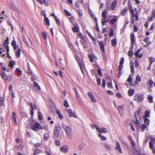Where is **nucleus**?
<instances>
[{"mask_svg": "<svg viewBox=\"0 0 155 155\" xmlns=\"http://www.w3.org/2000/svg\"><path fill=\"white\" fill-rule=\"evenodd\" d=\"M62 126L63 128L66 131L68 137L70 139L71 138L72 133L71 128L67 126L66 124L64 123L62 124Z\"/></svg>", "mask_w": 155, "mask_h": 155, "instance_id": "obj_1", "label": "nucleus"}, {"mask_svg": "<svg viewBox=\"0 0 155 155\" xmlns=\"http://www.w3.org/2000/svg\"><path fill=\"white\" fill-rule=\"evenodd\" d=\"M32 129L35 131H37L39 129H42L40 124L38 122H35L31 126Z\"/></svg>", "mask_w": 155, "mask_h": 155, "instance_id": "obj_2", "label": "nucleus"}, {"mask_svg": "<svg viewBox=\"0 0 155 155\" xmlns=\"http://www.w3.org/2000/svg\"><path fill=\"white\" fill-rule=\"evenodd\" d=\"M143 95L142 94H137L134 97V100L138 102L143 101Z\"/></svg>", "mask_w": 155, "mask_h": 155, "instance_id": "obj_3", "label": "nucleus"}, {"mask_svg": "<svg viewBox=\"0 0 155 155\" xmlns=\"http://www.w3.org/2000/svg\"><path fill=\"white\" fill-rule=\"evenodd\" d=\"M61 130V127L59 126H56L54 129V138H57L59 136L60 131Z\"/></svg>", "mask_w": 155, "mask_h": 155, "instance_id": "obj_4", "label": "nucleus"}, {"mask_svg": "<svg viewBox=\"0 0 155 155\" xmlns=\"http://www.w3.org/2000/svg\"><path fill=\"white\" fill-rule=\"evenodd\" d=\"M66 110L68 113L69 116L70 117H73L76 118H77V116L75 115V114L72 111L71 109H66Z\"/></svg>", "mask_w": 155, "mask_h": 155, "instance_id": "obj_5", "label": "nucleus"}, {"mask_svg": "<svg viewBox=\"0 0 155 155\" xmlns=\"http://www.w3.org/2000/svg\"><path fill=\"white\" fill-rule=\"evenodd\" d=\"M142 109L141 108L138 109L135 112V118H140L141 117L140 115V113L141 112Z\"/></svg>", "mask_w": 155, "mask_h": 155, "instance_id": "obj_6", "label": "nucleus"}, {"mask_svg": "<svg viewBox=\"0 0 155 155\" xmlns=\"http://www.w3.org/2000/svg\"><path fill=\"white\" fill-rule=\"evenodd\" d=\"M115 149L118 151L120 153H122V151L120 147V144L118 142L116 143Z\"/></svg>", "mask_w": 155, "mask_h": 155, "instance_id": "obj_7", "label": "nucleus"}, {"mask_svg": "<svg viewBox=\"0 0 155 155\" xmlns=\"http://www.w3.org/2000/svg\"><path fill=\"white\" fill-rule=\"evenodd\" d=\"M1 76L5 81H7L8 79V76L6 75L5 71L2 72V73L1 74Z\"/></svg>", "mask_w": 155, "mask_h": 155, "instance_id": "obj_8", "label": "nucleus"}, {"mask_svg": "<svg viewBox=\"0 0 155 155\" xmlns=\"http://www.w3.org/2000/svg\"><path fill=\"white\" fill-rule=\"evenodd\" d=\"M16 114L14 112H12V118L14 121V123L16 125H17V122L16 117Z\"/></svg>", "mask_w": 155, "mask_h": 155, "instance_id": "obj_9", "label": "nucleus"}, {"mask_svg": "<svg viewBox=\"0 0 155 155\" xmlns=\"http://www.w3.org/2000/svg\"><path fill=\"white\" fill-rule=\"evenodd\" d=\"M44 16L45 18L44 21L46 23L45 24V25H47L48 26H49L50 25V23L49 22V20L48 18L46 16V14L45 13L44 14Z\"/></svg>", "mask_w": 155, "mask_h": 155, "instance_id": "obj_10", "label": "nucleus"}, {"mask_svg": "<svg viewBox=\"0 0 155 155\" xmlns=\"http://www.w3.org/2000/svg\"><path fill=\"white\" fill-rule=\"evenodd\" d=\"M60 149L62 152L65 153L68 151V147L67 146H64L61 147Z\"/></svg>", "mask_w": 155, "mask_h": 155, "instance_id": "obj_11", "label": "nucleus"}, {"mask_svg": "<svg viewBox=\"0 0 155 155\" xmlns=\"http://www.w3.org/2000/svg\"><path fill=\"white\" fill-rule=\"evenodd\" d=\"M148 102L149 103H152L153 101V97L151 95L148 94L147 96Z\"/></svg>", "mask_w": 155, "mask_h": 155, "instance_id": "obj_12", "label": "nucleus"}, {"mask_svg": "<svg viewBox=\"0 0 155 155\" xmlns=\"http://www.w3.org/2000/svg\"><path fill=\"white\" fill-rule=\"evenodd\" d=\"M148 87L149 89L151 88L153 85V82L151 80H149L147 81Z\"/></svg>", "mask_w": 155, "mask_h": 155, "instance_id": "obj_13", "label": "nucleus"}, {"mask_svg": "<svg viewBox=\"0 0 155 155\" xmlns=\"http://www.w3.org/2000/svg\"><path fill=\"white\" fill-rule=\"evenodd\" d=\"M130 38L131 39V43L132 44L134 45L135 42L134 35V33L130 34Z\"/></svg>", "mask_w": 155, "mask_h": 155, "instance_id": "obj_14", "label": "nucleus"}, {"mask_svg": "<svg viewBox=\"0 0 155 155\" xmlns=\"http://www.w3.org/2000/svg\"><path fill=\"white\" fill-rule=\"evenodd\" d=\"M117 5V2L115 0L112 3L111 6V9L112 10L115 9Z\"/></svg>", "mask_w": 155, "mask_h": 155, "instance_id": "obj_15", "label": "nucleus"}, {"mask_svg": "<svg viewBox=\"0 0 155 155\" xmlns=\"http://www.w3.org/2000/svg\"><path fill=\"white\" fill-rule=\"evenodd\" d=\"M8 41H7L5 40L3 44V46L7 50V52H8L9 51V48L8 47Z\"/></svg>", "mask_w": 155, "mask_h": 155, "instance_id": "obj_16", "label": "nucleus"}, {"mask_svg": "<svg viewBox=\"0 0 155 155\" xmlns=\"http://www.w3.org/2000/svg\"><path fill=\"white\" fill-rule=\"evenodd\" d=\"M12 45L14 49H16L18 47V45H16V43L15 41L14 40L12 41Z\"/></svg>", "mask_w": 155, "mask_h": 155, "instance_id": "obj_17", "label": "nucleus"}, {"mask_svg": "<svg viewBox=\"0 0 155 155\" xmlns=\"http://www.w3.org/2000/svg\"><path fill=\"white\" fill-rule=\"evenodd\" d=\"M130 66L131 68V73H134V63L133 61L130 62Z\"/></svg>", "mask_w": 155, "mask_h": 155, "instance_id": "obj_18", "label": "nucleus"}, {"mask_svg": "<svg viewBox=\"0 0 155 155\" xmlns=\"http://www.w3.org/2000/svg\"><path fill=\"white\" fill-rule=\"evenodd\" d=\"M150 116V112L148 110L145 111V114L143 116L144 118H147V117H149Z\"/></svg>", "mask_w": 155, "mask_h": 155, "instance_id": "obj_19", "label": "nucleus"}, {"mask_svg": "<svg viewBox=\"0 0 155 155\" xmlns=\"http://www.w3.org/2000/svg\"><path fill=\"white\" fill-rule=\"evenodd\" d=\"M37 1L39 2L41 4L43 3L45 5H48V2L46 0H37Z\"/></svg>", "mask_w": 155, "mask_h": 155, "instance_id": "obj_20", "label": "nucleus"}, {"mask_svg": "<svg viewBox=\"0 0 155 155\" xmlns=\"http://www.w3.org/2000/svg\"><path fill=\"white\" fill-rule=\"evenodd\" d=\"M103 18H102V21L101 23L103 25H104L105 24V23L106 22H107L108 21V20H107L106 17H102Z\"/></svg>", "mask_w": 155, "mask_h": 155, "instance_id": "obj_21", "label": "nucleus"}, {"mask_svg": "<svg viewBox=\"0 0 155 155\" xmlns=\"http://www.w3.org/2000/svg\"><path fill=\"white\" fill-rule=\"evenodd\" d=\"M134 91L133 89H130L128 90V93L129 96L133 95L134 94Z\"/></svg>", "mask_w": 155, "mask_h": 155, "instance_id": "obj_22", "label": "nucleus"}, {"mask_svg": "<svg viewBox=\"0 0 155 155\" xmlns=\"http://www.w3.org/2000/svg\"><path fill=\"white\" fill-rule=\"evenodd\" d=\"M21 51L20 49L18 48L16 51L15 54L17 58H19L20 57L21 54Z\"/></svg>", "mask_w": 155, "mask_h": 155, "instance_id": "obj_23", "label": "nucleus"}, {"mask_svg": "<svg viewBox=\"0 0 155 155\" xmlns=\"http://www.w3.org/2000/svg\"><path fill=\"white\" fill-rule=\"evenodd\" d=\"M143 41L147 43V45H149L151 44L149 40V38L148 37H146L144 39Z\"/></svg>", "mask_w": 155, "mask_h": 155, "instance_id": "obj_24", "label": "nucleus"}, {"mask_svg": "<svg viewBox=\"0 0 155 155\" xmlns=\"http://www.w3.org/2000/svg\"><path fill=\"white\" fill-rule=\"evenodd\" d=\"M100 45L101 51L104 52V48L103 42H101L100 44Z\"/></svg>", "mask_w": 155, "mask_h": 155, "instance_id": "obj_25", "label": "nucleus"}, {"mask_svg": "<svg viewBox=\"0 0 155 155\" xmlns=\"http://www.w3.org/2000/svg\"><path fill=\"white\" fill-rule=\"evenodd\" d=\"M112 45V46H115L117 44V39L116 38H114L111 41Z\"/></svg>", "mask_w": 155, "mask_h": 155, "instance_id": "obj_26", "label": "nucleus"}, {"mask_svg": "<svg viewBox=\"0 0 155 155\" xmlns=\"http://www.w3.org/2000/svg\"><path fill=\"white\" fill-rule=\"evenodd\" d=\"M118 110L119 111L120 114H123V107L122 106H119L118 107Z\"/></svg>", "mask_w": 155, "mask_h": 155, "instance_id": "obj_27", "label": "nucleus"}, {"mask_svg": "<svg viewBox=\"0 0 155 155\" xmlns=\"http://www.w3.org/2000/svg\"><path fill=\"white\" fill-rule=\"evenodd\" d=\"M49 135L48 133H45L44 135V140L45 141H47L48 140Z\"/></svg>", "mask_w": 155, "mask_h": 155, "instance_id": "obj_28", "label": "nucleus"}, {"mask_svg": "<svg viewBox=\"0 0 155 155\" xmlns=\"http://www.w3.org/2000/svg\"><path fill=\"white\" fill-rule=\"evenodd\" d=\"M33 85L38 90H41V88L40 86H39L38 84L36 82H33Z\"/></svg>", "mask_w": 155, "mask_h": 155, "instance_id": "obj_29", "label": "nucleus"}, {"mask_svg": "<svg viewBox=\"0 0 155 155\" xmlns=\"http://www.w3.org/2000/svg\"><path fill=\"white\" fill-rule=\"evenodd\" d=\"M90 14L91 17L94 19L95 21H97V19L95 16V15L93 14V13L91 12H90Z\"/></svg>", "mask_w": 155, "mask_h": 155, "instance_id": "obj_30", "label": "nucleus"}, {"mask_svg": "<svg viewBox=\"0 0 155 155\" xmlns=\"http://www.w3.org/2000/svg\"><path fill=\"white\" fill-rule=\"evenodd\" d=\"M22 39L23 40V41H24V42L25 43V44L27 46H29V44L27 40L26 39V38H25V37L23 35L22 36Z\"/></svg>", "mask_w": 155, "mask_h": 155, "instance_id": "obj_31", "label": "nucleus"}, {"mask_svg": "<svg viewBox=\"0 0 155 155\" xmlns=\"http://www.w3.org/2000/svg\"><path fill=\"white\" fill-rule=\"evenodd\" d=\"M141 81V78L139 75H138L136 77V83H137V82H140Z\"/></svg>", "mask_w": 155, "mask_h": 155, "instance_id": "obj_32", "label": "nucleus"}, {"mask_svg": "<svg viewBox=\"0 0 155 155\" xmlns=\"http://www.w3.org/2000/svg\"><path fill=\"white\" fill-rule=\"evenodd\" d=\"M15 64V61L13 60L9 62V66L12 68H13V66Z\"/></svg>", "mask_w": 155, "mask_h": 155, "instance_id": "obj_33", "label": "nucleus"}, {"mask_svg": "<svg viewBox=\"0 0 155 155\" xmlns=\"http://www.w3.org/2000/svg\"><path fill=\"white\" fill-rule=\"evenodd\" d=\"M149 60L150 61V66H151V65L152 64V62L155 61V59L154 58H153L152 57H151L149 58Z\"/></svg>", "mask_w": 155, "mask_h": 155, "instance_id": "obj_34", "label": "nucleus"}, {"mask_svg": "<svg viewBox=\"0 0 155 155\" xmlns=\"http://www.w3.org/2000/svg\"><path fill=\"white\" fill-rule=\"evenodd\" d=\"M127 8H124V9L122 11L121 14L122 15L124 16L127 13Z\"/></svg>", "mask_w": 155, "mask_h": 155, "instance_id": "obj_35", "label": "nucleus"}, {"mask_svg": "<svg viewBox=\"0 0 155 155\" xmlns=\"http://www.w3.org/2000/svg\"><path fill=\"white\" fill-rule=\"evenodd\" d=\"M105 147L106 149L109 151H110L111 150V148L110 146L108 144L106 143L104 144Z\"/></svg>", "mask_w": 155, "mask_h": 155, "instance_id": "obj_36", "label": "nucleus"}, {"mask_svg": "<svg viewBox=\"0 0 155 155\" xmlns=\"http://www.w3.org/2000/svg\"><path fill=\"white\" fill-rule=\"evenodd\" d=\"M142 50V49L141 48H140L138 49H137V51H136L135 53H134V55L136 56H138V55L139 54V52L141 51V50Z\"/></svg>", "mask_w": 155, "mask_h": 155, "instance_id": "obj_37", "label": "nucleus"}, {"mask_svg": "<svg viewBox=\"0 0 155 155\" xmlns=\"http://www.w3.org/2000/svg\"><path fill=\"white\" fill-rule=\"evenodd\" d=\"M64 105L66 107H69L68 104L67 102V101L65 100L63 102Z\"/></svg>", "mask_w": 155, "mask_h": 155, "instance_id": "obj_38", "label": "nucleus"}, {"mask_svg": "<svg viewBox=\"0 0 155 155\" xmlns=\"http://www.w3.org/2000/svg\"><path fill=\"white\" fill-rule=\"evenodd\" d=\"M107 12L106 10L103 11L102 12V17H106Z\"/></svg>", "mask_w": 155, "mask_h": 155, "instance_id": "obj_39", "label": "nucleus"}, {"mask_svg": "<svg viewBox=\"0 0 155 155\" xmlns=\"http://www.w3.org/2000/svg\"><path fill=\"white\" fill-rule=\"evenodd\" d=\"M94 127L96 128V130H98L100 134H102V131L101 130L100 128L96 124H95L94 125Z\"/></svg>", "mask_w": 155, "mask_h": 155, "instance_id": "obj_40", "label": "nucleus"}, {"mask_svg": "<svg viewBox=\"0 0 155 155\" xmlns=\"http://www.w3.org/2000/svg\"><path fill=\"white\" fill-rule=\"evenodd\" d=\"M72 30L74 32H76L78 30V28L77 26H74L72 28Z\"/></svg>", "mask_w": 155, "mask_h": 155, "instance_id": "obj_41", "label": "nucleus"}, {"mask_svg": "<svg viewBox=\"0 0 155 155\" xmlns=\"http://www.w3.org/2000/svg\"><path fill=\"white\" fill-rule=\"evenodd\" d=\"M147 127L145 125L142 124L141 125V132H143L144 131V129Z\"/></svg>", "mask_w": 155, "mask_h": 155, "instance_id": "obj_42", "label": "nucleus"}, {"mask_svg": "<svg viewBox=\"0 0 155 155\" xmlns=\"http://www.w3.org/2000/svg\"><path fill=\"white\" fill-rule=\"evenodd\" d=\"M144 118V123L145 124L147 125V126H149V120L147 118Z\"/></svg>", "mask_w": 155, "mask_h": 155, "instance_id": "obj_43", "label": "nucleus"}, {"mask_svg": "<svg viewBox=\"0 0 155 155\" xmlns=\"http://www.w3.org/2000/svg\"><path fill=\"white\" fill-rule=\"evenodd\" d=\"M16 71L19 75H21L22 74V71L19 68H17L16 69Z\"/></svg>", "mask_w": 155, "mask_h": 155, "instance_id": "obj_44", "label": "nucleus"}, {"mask_svg": "<svg viewBox=\"0 0 155 155\" xmlns=\"http://www.w3.org/2000/svg\"><path fill=\"white\" fill-rule=\"evenodd\" d=\"M38 119L39 120H41L43 118V117L41 113V112H39L38 113Z\"/></svg>", "mask_w": 155, "mask_h": 155, "instance_id": "obj_45", "label": "nucleus"}, {"mask_svg": "<svg viewBox=\"0 0 155 155\" xmlns=\"http://www.w3.org/2000/svg\"><path fill=\"white\" fill-rule=\"evenodd\" d=\"M116 21H117V19L116 18H114L112 19L111 20L110 22L112 24L114 25V23H115V22H116Z\"/></svg>", "mask_w": 155, "mask_h": 155, "instance_id": "obj_46", "label": "nucleus"}, {"mask_svg": "<svg viewBox=\"0 0 155 155\" xmlns=\"http://www.w3.org/2000/svg\"><path fill=\"white\" fill-rule=\"evenodd\" d=\"M114 30L112 28H111L110 30V36L113 37L114 34Z\"/></svg>", "mask_w": 155, "mask_h": 155, "instance_id": "obj_47", "label": "nucleus"}, {"mask_svg": "<svg viewBox=\"0 0 155 155\" xmlns=\"http://www.w3.org/2000/svg\"><path fill=\"white\" fill-rule=\"evenodd\" d=\"M42 35L44 39L47 40V35L46 33L45 32H43L42 34Z\"/></svg>", "mask_w": 155, "mask_h": 155, "instance_id": "obj_48", "label": "nucleus"}, {"mask_svg": "<svg viewBox=\"0 0 155 155\" xmlns=\"http://www.w3.org/2000/svg\"><path fill=\"white\" fill-rule=\"evenodd\" d=\"M84 148V144L83 143L80 144L79 147V150H82Z\"/></svg>", "mask_w": 155, "mask_h": 155, "instance_id": "obj_49", "label": "nucleus"}, {"mask_svg": "<svg viewBox=\"0 0 155 155\" xmlns=\"http://www.w3.org/2000/svg\"><path fill=\"white\" fill-rule=\"evenodd\" d=\"M99 136L100 137L102 140H104L107 139V138L106 137L104 136H102L101 134H99Z\"/></svg>", "mask_w": 155, "mask_h": 155, "instance_id": "obj_50", "label": "nucleus"}, {"mask_svg": "<svg viewBox=\"0 0 155 155\" xmlns=\"http://www.w3.org/2000/svg\"><path fill=\"white\" fill-rule=\"evenodd\" d=\"M135 67L137 68L139 65V62L137 59H136L135 61Z\"/></svg>", "mask_w": 155, "mask_h": 155, "instance_id": "obj_51", "label": "nucleus"}, {"mask_svg": "<svg viewBox=\"0 0 155 155\" xmlns=\"http://www.w3.org/2000/svg\"><path fill=\"white\" fill-rule=\"evenodd\" d=\"M129 11L130 12L131 14L134 13V11L133 9L131 6H130L129 8Z\"/></svg>", "mask_w": 155, "mask_h": 155, "instance_id": "obj_52", "label": "nucleus"}, {"mask_svg": "<svg viewBox=\"0 0 155 155\" xmlns=\"http://www.w3.org/2000/svg\"><path fill=\"white\" fill-rule=\"evenodd\" d=\"M124 58L123 57H122L121 58V59H120V65H123V64H124Z\"/></svg>", "mask_w": 155, "mask_h": 155, "instance_id": "obj_53", "label": "nucleus"}, {"mask_svg": "<svg viewBox=\"0 0 155 155\" xmlns=\"http://www.w3.org/2000/svg\"><path fill=\"white\" fill-rule=\"evenodd\" d=\"M64 11L67 16H70L71 15V14L69 12H68L67 10H65V9H64Z\"/></svg>", "mask_w": 155, "mask_h": 155, "instance_id": "obj_54", "label": "nucleus"}, {"mask_svg": "<svg viewBox=\"0 0 155 155\" xmlns=\"http://www.w3.org/2000/svg\"><path fill=\"white\" fill-rule=\"evenodd\" d=\"M101 80L100 78H97V84L99 86H100L101 85Z\"/></svg>", "mask_w": 155, "mask_h": 155, "instance_id": "obj_55", "label": "nucleus"}, {"mask_svg": "<svg viewBox=\"0 0 155 155\" xmlns=\"http://www.w3.org/2000/svg\"><path fill=\"white\" fill-rule=\"evenodd\" d=\"M76 98L77 99L78 101V102H80L81 101V98L79 96V94H78L77 95H76Z\"/></svg>", "mask_w": 155, "mask_h": 155, "instance_id": "obj_56", "label": "nucleus"}, {"mask_svg": "<svg viewBox=\"0 0 155 155\" xmlns=\"http://www.w3.org/2000/svg\"><path fill=\"white\" fill-rule=\"evenodd\" d=\"M55 21H56L58 25L59 26H61V23L60 21L58 19L57 17H55Z\"/></svg>", "mask_w": 155, "mask_h": 155, "instance_id": "obj_57", "label": "nucleus"}, {"mask_svg": "<svg viewBox=\"0 0 155 155\" xmlns=\"http://www.w3.org/2000/svg\"><path fill=\"white\" fill-rule=\"evenodd\" d=\"M101 130H102L101 131H102V133L103 132L104 133H106L107 132V131L105 128L103 127L101 128Z\"/></svg>", "mask_w": 155, "mask_h": 155, "instance_id": "obj_58", "label": "nucleus"}, {"mask_svg": "<svg viewBox=\"0 0 155 155\" xmlns=\"http://www.w3.org/2000/svg\"><path fill=\"white\" fill-rule=\"evenodd\" d=\"M95 22H96V23L95 28H96V30H97V31L99 32L100 31V30H99V27H98V25L97 21H96Z\"/></svg>", "mask_w": 155, "mask_h": 155, "instance_id": "obj_59", "label": "nucleus"}, {"mask_svg": "<svg viewBox=\"0 0 155 155\" xmlns=\"http://www.w3.org/2000/svg\"><path fill=\"white\" fill-rule=\"evenodd\" d=\"M78 12L80 16H82L83 15V12L80 9L78 10Z\"/></svg>", "mask_w": 155, "mask_h": 155, "instance_id": "obj_60", "label": "nucleus"}, {"mask_svg": "<svg viewBox=\"0 0 155 155\" xmlns=\"http://www.w3.org/2000/svg\"><path fill=\"white\" fill-rule=\"evenodd\" d=\"M128 53L129 56L130 57H131L133 54V51L130 50Z\"/></svg>", "mask_w": 155, "mask_h": 155, "instance_id": "obj_61", "label": "nucleus"}, {"mask_svg": "<svg viewBox=\"0 0 155 155\" xmlns=\"http://www.w3.org/2000/svg\"><path fill=\"white\" fill-rule=\"evenodd\" d=\"M149 147L150 149H152L154 147H153V144L152 142L150 141L149 142Z\"/></svg>", "mask_w": 155, "mask_h": 155, "instance_id": "obj_62", "label": "nucleus"}, {"mask_svg": "<svg viewBox=\"0 0 155 155\" xmlns=\"http://www.w3.org/2000/svg\"><path fill=\"white\" fill-rule=\"evenodd\" d=\"M127 81L129 83L131 84L132 82V78L130 76H129L127 80Z\"/></svg>", "mask_w": 155, "mask_h": 155, "instance_id": "obj_63", "label": "nucleus"}, {"mask_svg": "<svg viewBox=\"0 0 155 155\" xmlns=\"http://www.w3.org/2000/svg\"><path fill=\"white\" fill-rule=\"evenodd\" d=\"M77 35L78 37L80 38H83L84 37L83 36L81 33L79 32L77 34Z\"/></svg>", "mask_w": 155, "mask_h": 155, "instance_id": "obj_64", "label": "nucleus"}]
</instances>
